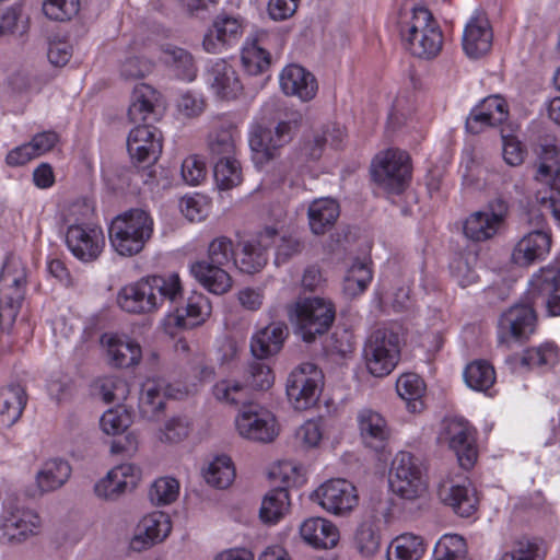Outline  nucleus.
<instances>
[{
	"label": "nucleus",
	"instance_id": "nucleus-2",
	"mask_svg": "<svg viewBox=\"0 0 560 560\" xmlns=\"http://www.w3.org/2000/svg\"><path fill=\"white\" fill-rule=\"evenodd\" d=\"M404 48L421 60L436 58L443 47V33L431 11L424 7H415L410 16L399 23Z\"/></svg>",
	"mask_w": 560,
	"mask_h": 560
},
{
	"label": "nucleus",
	"instance_id": "nucleus-50",
	"mask_svg": "<svg viewBox=\"0 0 560 560\" xmlns=\"http://www.w3.org/2000/svg\"><path fill=\"white\" fill-rule=\"evenodd\" d=\"M380 542L376 523L372 520L362 522L355 533V545L359 551L365 557L373 556L378 551Z\"/></svg>",
	"mask_w": 560,
	"mask_h": 560
},
{
	"label": "nucleus",
	"instance_id": "nucleus-22",
	"mask_svg": "<svg viewBox=\"0 0 560 560\" xmlns=\"http://www.w3.org/2000/svg\"><path fill=\"white\" fill-rule=\"evenodd\" d=\"M40 525L39 516L32 510L14 509L5 511L0 526V538L8 544H18L36 534Z\"/></svg>",
	"mask_w": 560,
	"mask_h": 560
},
{
	"label": "nucleus",
	"instance_id": "nucleus-40",
	"mask_svg": "<svg viewBox=\"0 0 560 560\" xmlns=\"http://www.w3.org/2000/svg\"><path fill=\"white\" fill-rule=\"evenodd\" d=\"M165 389L155 382H147L142 386L139 409L143 418L153 420L164 409Z\"/></svg>",
	"mask_w": 560,
	"mask_h": 560
},
{
	"label": "nucleus",
	"instance_id": "nucleus-19",
	"mask_svg": "<svg viewBox=\"0 0 560 560\" xmlns=\"http://www.w3.org/2000/svg\"><path fill=\"white\" fill-rule=\"evenodd\" d=\"M552 244L551 234L544 230H534L523 235L514 245L511 261L522 268L540 262L548 256Z\"/></svg>",
	"mask_w": 560,
	"mask_h": 560
},
{
	"label": "nucleus",
	"instance_id": "nucleus-51",
	"mask_svg": "<svg viewBox=\"0 0 560 560\" xmlns=\"http://www.w3.org/2000/svg\"><path fill=\"white\" fill-rule=\"evenodd\" d=\"M558 362V348L551 343H545L536 348L527 349L522 357V364L528 368H551Z\"/></svg>",
	"mask_w": 560,
	"mask_h": 560
},
{
	"label": "nucleus",
	"instance_id": "nucleus-5",
	"mask_svg": "<svg viewBox=\"0 0 560 560\" xmlns=\"http://www.w3.org/2000/svg\"><path fill=\"white\" fill-rule=\"evenodd\" d=\"M335 316L334 304L318 296L300 299L290 310V318L295 325L296 334L305 342H313L318 336L326 334Z\"/></svg>",
	"mask_w": 560,
	"mask_h": 560
},
{
	"label": "nucleus",
	"instance_id": "nucleus-29",
	"mask_svg": "<svg viewBox=\"0 0 560 560\" xmlns=\"http://www.w3.org/2000/svg\"><path fill=\"white\" fill-rule=\"evenodd\" d=\"M438 497L444 504L462 517H469L477 510L479 499L470 486L444 482L439 486Z\"/></svg>",
	"mask_w": 560,
	"mask_h": 560
},
{
	"label": "nucleus",
	"instance_id": "nucleus-11",
	"mask_svg": "<svg viewBox=\"0 0 560 560\" xmlns=\"http://www.w3.org/2000/svg\"><path fill=\"white\" fill-rule=\"evenodd\" d=\"M534 305L515 304L503 312L498 320V342L511 348L514 342H524L536 329Z\"/></svg>",
	"mask_w": 560,
	"mask_h": 560
},
{
	"label": "nucleus",
	"instance_id": "nucleus-7",
	"mask_svg": "<svg viewBox=\"0 0 560 560\" xmlns=\"http://www.w3.org/2000/svg\"><path fill=\"white\" fill-rule=\"evenodd\" d=\"M389 485L393 492L405 500L422 497L428 488L423 460L409 452L396 454L392 462Z\"/></svg>",
	"mask_w": 560,
	"mask_h": 560
},
{
	"label": "nucleus",
	"instance_id": "nucleus-10",
	"mask_svg": "<svg viewBox=\"0 0 560 560\" xmlns=\"http://www.w3.org/2000/svg\"><path fill=\"white\" fill-rule=\"evenodd\" d=\"M411 175L409 155L400 150H387L372 163V177L389 192L400 194Z\"/></svg>",
	"mask_w": 560,
	"mask_h": 560
},
{
	"label": "nucleus",
	"instance_id": "nucleus-38",
	"mask_svg": "<svg viewBox=\"0 0 560 560\" xmlns=\"http://www.w3.org/2000/svg\"><path fill=\"white\" fill-rule=\"evenodd\" d=\"M290 508L288 489L278 487L270 490L262 500L259 515L264 523L275 524L282 518Z\"/></svg>",
	"mask_w": 560,
	"mask_h": 560
},
{
	"label": "nucleus",
	"instance_id": "nucleus-64",
	"mask_svg": "<svg viewBox=\"0 0 560 560\" xmlns=\"http://www.w3.org/2000/svg\"><path fill=\"white\" fill-rule=\"evenodd\" d=\"M485 113H489L494 122H504L508 119L509 110L505 100L500 95H491L483 98L476 105Z\"/></svg>",
	"mask_w": 560,
	"mask_h": 560
},
{
	"label": "nucleus",
	"instance_id": "nucleus-27",
	"mask_svg": "<svg viewBox=\"0 0 560 560\" xmlns=\"http://www.w3.org/2000/svg\"><path fill=\"white\" fill-rule=\"evenodd\" d=\"M268 39L266 31H256L245 42L241 60L245 71L258 75L267 71L271 65V56L265 45Z\"/></svg>",
	"mask_w": 560,
	"mask_h": 560
},
{
	"label": "nucleus",
	"instance_id": "nucleus-35",
	"mask_svg": "<svg viewBox=\"0 0 560 560\" xmlns=\"http://www.w3.org/2000/svg\"><path fill=\"white\" fill-rule=\"evenodd\" d=\"M71 467L63 459H50L36 475L40 492H49L60 488L70 477Z\"/></svg>",
	"mask_w": 560,
	"mask_h": 560
},
{
	"label": "nucleus",
	"instance_id": "nucleus-18",
	"mask_svg": "<svg viewBox=\"0 0 560 560\" xmlns=\"http://www.w3.org/2000/svg\"><path fill=\"white\" fill-rule=\"evenodd\" d=\"M235 425L241 436L260 443L272 442L279 433L273 415L253 407L240 412Z\"/></svg>",
	"mask_w": 560,
	"mask_h": 560
},
{
	"label": "nucleus",
	"instance_id": "nucleus-12",
	"mask_svg": "<svg viewBox=\"0 0 560 560\" xmlns=\"http://www.w3.org/2000/svg\"><path fill=\"white\" fill-rule=\"evenodd\" d=\"M441 443L448 445L462 468L468 470L474 467L478 451L472 427L462 418H451L443 421L439 436Z\"/></svg>",
	"mask_w": 560,
	"mask_h": 560
},
{
	"label": "nucleus",
	"instance_id": "nucleus-39",
	"mask_svg": "<svg viewBox=\"0 0 560 560\" xmlns=\"http://www.w3.org/2000/svg\"><path fill=\"white\" fill-rule=\"evenodd\" d=\"M206 482L218 489L228 488L235 478V469L229 456H217L202 471Z\"/></svg>",
	"mask_w": 560,
	"mask_h": 560
},
{
	"label": "nucleus",
	"instance_id": "nucleus-17",
	"mask_svg": "<svg viewBox=\"0 0 560 560\" xmlns=\"http://www.w3.org/2000/svg\"><path fill=\"white\" fill-rule=\"evenodd\" d=\"M26 276L23 270L11 275L3 270L0 275V323L12 327L25 299Z\"/></svg>",
	"mask_w": 560,
	"mask_h": 560
},
{
	"label": "nucleus",
	"instance_id": "nucleus-16",
	"mask_svg": "<svg viewBox=\"0 0 560 560\" xmlns=\"http://www.w3.org/2000/svg\"><path fill=\"white\" fill-rule=\"evenodd\" d=\"M127 150L131 161L141 167L156 162L162 152L161 132L153 125H138L128 136Z\"/></svg>",
	"mask_w": 560,
	"mask_h": 560
},
{
	"label": "nucleus",
	"instance_id": "nucleus-1",
	"mask_svg": "<svg viewBox=\"0 0 560 560\" xmlns=\"http://www.w3.org/2000/svg\"><path fill=\"white\" fill-rule=\"evenodd\" d=\"M183 291L178 275L152 276L126 285L117 295L121 310L143 314L151 313L167 303L170 306L182 300Z\"/></svg>",
	"mask_w": 560,
	"mask_h": 560
},
{
	"label": "nucleus",
	"instance_id": "nucleus-47",
	"mask_svg": "<svg viewBox=\"0 0 560 560\" xmlns=\"http://www.w3.org/2000/svg\"><path fill=\"white\" fill-rule=\"evenodd\" d=\"M213 164V176L220 189H231L242 183V167L236 158L219 160Z\"/></svg>",
	"mask_w": 560,
	"mask_h": 560
},
{
	"label": "nucleus",
	"instance_id": "nucleus-13",
	"mask_svg": "<svg viewBox=\"0 0 560 560\" xmlns=\"http://www.w3.org/2000/svg\"><path fill=\"white\" fill-rule=\"evenodd\" d=\"M528 300L534 306L545 307L549 315H560V267L549 265L536 271L527 290Z\"/></svg>",
	"mask_w": 560,
	"mask_h": 560
},
{
	"label": "nucleus",
	"instance_id": "nucleus-48",
	"mask_svg": "<svg viewBox=\"0 0 560 560\" xmlns=\"http://www.w3.org/2000/svg\"><path fill=\"white\" fill-rule=\"evenodd\" d=\"M435 560H466V542L456 534L444 535L434 547Z\"/></svg>",
	"mask_w": 560,
	"mask_h": 560
},
{
	"label": "nucleus",
	"instance_id": "nucleus-42",
	"mask_svg": "<svg viewBox=\"0 0 560 560\" xmlns=\"http://www.w3.org/2000/svg\"><path fill=\"white\" fill-rule=\"evenodd\" d=\"M107 354L113 365L129 368L140 361L141 348L136 342L112 338L108 341Z\"/></svg>",
	"mask_w": 560,
	"mask_h": 560
},
{
	"label": "nucleus",
	"instance_id": "nucleus-34",
	"mask_svg": "<svg viewBox=\"0 0 560 560\" xmlns=\"http://www.w3.org/2000/svg\"><path fill=\"white\" fill-rule=\"evenodd\" d=\"M340 209L335 199L320 198L314 200L307 210L308 224L315 235H323L339 218Z\"/></svg>",
	"mask_w": 560,
	"mask_h": 560
},
{
	"label": "nucleus",
	"instance_id": "nucleus-32",
	"mask_svg": "<svg viewBox=\"0 0 560 560\" xmlns=\"http://www.w3.org/2000/svg\"><path fill=\"white\" fill-rule=\"evenodd\" d=\"M304 541L316 548H332L339 540V530L330 521L322 517L305 520L300 526Z\"/></svg>",
	"mask_w": 560,
	"mask_h": 560
},
{
	"label": "nucleus",
	"instance_id": "nucleus-41",
	"mask_svg": "<svg viewBox=\"0 0 560 560\" xmlns=\"http://www.w3.org/2000/svg\"><path fill=\"white\" fill-rule=\"evenodd\" d=\"M424 552L423 539L413 534L395 538L388 551V560H419Z\"/></svg>",
	"mask_w": 560,
	"mask_h": 560
},
{
	"label": "nucleus",
	"instance_id": "nucleus-26",
	"mask_svg": "<svg viewBox=\"0 0 560 560\" xmlns=\"http://www.w3.org/2000/svg\"><path fill=\"white\" fill-rule=\"evenodd\" d=\"M241 21L222 13L215 16L202 39V47L209 54H220L222 47L236 40L242 34Z\"/></svg>",
	"mask_w": 560,
	"mask_h": 560
},
{
	"label": "nucleus",
	"instance_id": "nucleus-9",
	"mask_svg": "<svg viewBox=\"0 0 560 560\" xmlns=\"http://www.w3.org/2000/svg\"><path fill=\"white\" fill-rule=\"evenodd\" d=\"M323 386L322 370L314 363L304 362L289 374L285 389L294 409L306 410L317 402Z\"/></svg>",
	"mask_w": 560,
	"mask_h": 560
},
{
	"label": "nucleus",
	"instance_id": "nucleus-25",
	"mask_svg": "<svg viewBox=\"0 0 560 560\" xmlns=\"http://www.w3.org/2000/svg\"><path fill=\"white\" fill-rule=\"evenodd\" d=\"M206 80L214 94L223 100H234L243 90L237 72L224 59H218L207 68Z\"/></svg>",
	"mask_w": 560,
	"mask_h": 560
},
{
	"label": "nucleus",
	"instance_id": "nucleus-6",
	"mask_svg": "<svg viewBox=\"0 0 560 560\" xmlns=\"http://www.w3.org/2000/svg\"><path fill=\"white\" fill-rule=\"evenodd\" d=\"M363 357L368 371L375 377L390 374L400 360V338L388 327L374 329L364 342Z\"/></svg>",
	"mask_w": 560,
	"mask_h": 560
},
{
	"label": "nucleus",
	"instance_id": "nucleus-20",
	"mask_svg": "<svg viewBox=\"0 0 560 560\" xmlns=\"http://www.w3.org/2000/svg\"><path fill=\"white\" fill-rule=\"evenodd\" d=\"M160 93L148 84H139L133 89L128 118L138 125H153L162 116Z\"/></svg>",
	"mask_w": 560,
	"mask_h": 560
},
{
	"label": "nucleus",
	"instance_id": "nucleus-44",
	"mask_svg": "<svg viewBox=\"0 0 560 560\" xmlns=\"http://www.w3.org/2000/svg\"><path fill=\"white\" fill-rule=\"evenodd\" d=\"M262 359L254 358L248 362L243 373L244 386L256 390L269 389L275 381L271 368L261 361Z\"/></svg>",
	"mask_w": 560,
	"mask_h": 560
},
{
	"label": "nucleus",
	"instance_id": "nucleus-21",
	"mask_svg": "<svg viewBox=\"0 0 560 560\" xmlns=\"http://www.w3.org/2000/svg\"><path fill=\"white\" fill-rule=\"evenodd\" d=\"M493 40V32L485 13L476 12L467 22L463 34V49L471 59L487 55Z\"/></svg>",
	"mask_w": 560,
	"mask_h": 560
},
{
	"label": "nucleus",
	"instance_id": "nucleus-8",
	"mask_svg": "<svg viewBox=\"0 0 560 560\" xmlns=\"http://www.w3.org/2000/svg\"><path fill=\"white\" fill-rule=\"evenodd\" d=\"M298 126V119L281 120L273 131L267 127L255 126L249 135V147L254 164L261 168L279 158L281 149L292 140Z\"/></svg>",
	"mask_w": 560,
	"mask_h": 560
},
{
	"label": "nucleus",
	"instance_id": "nucleus-14",
	"mask_svg": "<svg viewBox=\"0 0 560 560\" xmlns=\"http://www.w3.org/2000/svg\"><path fill=\"white\" fill-rule=\"evenodd\" d=\"M312 499L336 515H342L352 511L359 502L355 487L346 479H331L319 486Z\"/></svg>",
	"mask_w": 560,
	"mask_h": 560
},
{
	"label": "nucleus",
	"instance_id": "nucleus-23",
	"mask_svg": "<svg viewBox=\"0 0 560 560\" xmlns=\"http://www.w3.org/2000/svg\"><path fill=\"white\" fill-rule=\"evenodd\" d=\"M172 525L168 516L163 512H154L144 516L136 528L130 540V548L141 552L163 541L171 533Z\"/></svg>",
	"mask_w": 560,
	"mask_h": 560
},
{
	"label": "nucleus",
	"instance_id": "nucleus-60",
	"mask_svg": "<svg viewBox=\"0 0 560 560\" xmlns=\"http://www.w3.org/2000/svg\"><path fill=\"white\" fill-rule=\"evenodd\" d=\"M190 431L188 418L177 416L170 419L161 431L160 440L162 442L178 443L185 440Z\"/></svg>",
	"mask_w": 560,
	"mask_h": 560
},
{
	"label": "nucleus",
	"instance_id": "nucleus-46",
	"mask_svg": "<svg viewBox=\"0 0 560 560\" xmlns=\"http://www.w3.org/2000/svg\"><path fill=\"white\" fill-rule=\"evenodd\" d=\"M372 280V270L362 262L355 261L347 271L343 279V292L354 298L364 292Z\"/></svg>",
	"mask_w": 560,
	"mask_h": 560
},
{
	"label": "nucleus",
	"instance_id": "nucleus-4",
	"mask_svg": "<svg viewBox=\"0 0 560 560\" xmlns=\"http://www.w3.org/2000/svg\"><path fill=\"white\" fill-rule=\"evenodd\" d=\"M153 234V220L142 209H130L115 217L109 226L113 248L125 257L139 254Z\"/></svg>",
	"mask_w": 560,
	"mask_h": 560
},
{
	"label": "nucleus",
	"instance_id": "nucleus-57",
	"mask_svg": "<svg viewBox=\"0 0 560 560\" xmlns=\"http://www.w3.org/2000/svg\"><path fill=\"white\" fill-rule=\"evenodd\" d=\"M43 11L55 21H68L79 11V0H44Z\"/></svg>",
	"mask_w": 560,
	"mask_h": 560
},
{
	"label": "nucleus",
	"instance_id": "nucleus-61",
	"mask_svg": "<svg viewBox=\"0 0 560 560\" xmlns=\"http://www.w3.org/2000/svg\"><path fill=\"white\" fill-rule=\"evenodd\" d=\"M153 70V63L139 56H131L120 66V74L125 80L142 79Z\"/></svg>",
	"mask_w": 560,
	"mask_h": 560
},
{
	"label": "nucleus",
	"instance_id": "nucleus-54",
	"mask_svg": "<svg viewBox=\"0 0 560 560\" xmlns=\"http://www.w3.org/2000/svg\"><path fill=\"white\" fill-rule=\"evenodd\" d=\"M214 397L222 402L229 405H245L247 401L246 388L240 383L231 381L218 382L212 389Z\"/></svg>",
	"mask_w": 560,
	"mask_h": 560
},
{
	"label": "nucleus",
	"instance_id": "nucleus-3",
	"mask_svg": "<svg viewBox=\"0 0 560 560\" xmlns=\"http://www.w3.org/2000/svg\"><path fill=\"white\" fill-rule=\"evenodd\" d=\"M235 258L232 240L219 236L209 244L207 258L194 262L190 271L209 292L224 294L232 288V278L228 269L234 266Z\"/></svg>",
	"mask_w": 560,
	"mask_h": 560
},
{
	"label": "nucleus",
	"instance_id": "nucleus-30",
	"mask_svg": "<svg viewBox=\"0 0 560 560\" xmlns=\"http://www.w3.org/2000/svg\"><path fill=\"white\" fill-rule=\"evenodd\" d=\"M161 60L179 80L191 82L197 78L198 67L192 54L173 44L161 47Z\"/></svg>",
	"mask_w": 560,
	"mask_h": 560
},
{
	"label": "nucleus",
	"instance_id": "nucleus-45",
	"mask_svg": "<svg viewBox=\"0 0 560 560\" xmlns=\"http://www.w3.org/2000/svg\"><path fill=\"white\" fill-rule=\"evenodd\" d=\"M464 380L470 388L485 392L489 389L495 381L494 369L486 361H474L466 366Z\"/></svg>",
	"mask_w": 560,
	"mask_h": 560
},
{
	"label": "nucleus",
	"instance_id": "nucleus-56",
	"mask_svg": "<svg viewBox=\"0 0 560 560\" xmlns=\"http://www.w3.org/2000/svg\"><path fill=\"white\" fill-rule=\"evenodd\" d=\"M135 487V480L120 481L108 471L106 477L95 485L94 490L97 497L114 501L125 493L127 489H133Z\"/></svg>",
	"mask_w": 560,
	"mask_h": 560
},
{
	"label": "nucleus",
	"instance_id": "nucleus-49",
	"mask_svg": "<svg viewBox=\"0 0 560 560\" xmlns=\"http://www.w3.org/2000/svg\"><path fill=\"white\" fill-rule=\"evenodd\" d=\"M267 261L268 255H264L262 252L257 250L254 245L245 241L242 243L241 252L236 255L234 266L244 273L254 275L261 271Z\"/></svg>",
	"mask_w": 560,
	"mask_h": 560
},
{
	"label": "nucleus",
	"instance_id": "nucleus-63",
	"mask_svg": "<svg viewBox=\"0 0 560 560\" xmlns=\"http://www.w3.org/2000/svg\"><path fill=\"white\" fill-rule=\"evenodd\" d=\"M205 162L197 155H190L183 161L182 176L188 185H198L206 178Z\"/></svg>",
	"mask_w": 560,
	"mask_h": 560
},
{
	"label": "nucleus",
	"instance_id": "nucleus-52",
	"mask_svg": "<svg viewBox=\"0 0 560 560\" xmlns=\"http://www.w3.org/2000/svg\"><path fill=\"white\" fill-rule=\"evenodd\" d=\"M179 493V483L171 477L156 479L149 490V498L155 505H167L173 503Z\"/></svg>",
	"mask_w": 560,
	"mask_h": 560
},
{
	"label": "nucleus",
	"instance_id": "nucleus-28",
	"mask_svg": "<svg viewBox=\"0 0 560 560\" xmlns=\"http://www.w3.org/2000/svg\"><path fill=\"white\" fill-rule=\"evenodd\" d=\"M288 336L289 329L284 323H271L252 337L250 352L253 357L268 359L277 354L282 349Z\"/></svg>",
	"mask_w": 560,
	"mask_h": 560
},
{
	"label": "nucleus",
	"instance_id": "nucleus-31",
	"mask_svg": "<svg viewBox=\"0 0 560 560\" xmlns=\"http://www.w3.org/2000/svg\"><path fill=\"white\" fill-rule=\"evenodd\" d=\"M358 422L363 443L374 451H382L389 438V429L383 416L371 409H363L358 415Z\"/></svg>",
	"mask_w": 560,
	"mask_h": 560
},
{
	"label": "nucleus",
	"instance_id": "nucleus-58",
	"mask_svg": "<svg viewBox=\"0 0 560 560\" xmlns=\"http://www.w3.org/2000/svg\"><path fill=\"white\" fill-rule=\"evenodd\" d=\"M130 422V415L122 408L107 410L100 420L102 430L108 435L122 433Z\"/></svg>",
	"mask_w": 560,
	"mask_h": 560
},
{
	"label": "nucleus",
	"instance_id": "nucleus-62",
	"mask_svg": "<svg viewBox=\"0 0 560 560\" xmlns=\"http://www.w3.org/2000/svg\"><path fill=\"white\" fill-rule=\"evenodd\" d=\"M502 154L506 164L511 166H520L523 164L527 154L522 142L514 136L502 135Z\"/></svg>",
	"mask_w": 560,
	"mask_h": 560
},
{
	"label": "nucleus",
	"instance_id": "nucleus-24",
	"mask_svg": "<svg viewBox=\"0 0 560 560\" xmlns=\"http://www.w3.org/2000/svg\"><path fill=\"white\" fill-rule=\"evenodd\" d=\"M280 86L288 96H296L303 102L315 97L318 84L315 75L304 67L291 63L280 73Z\"/></svg>",
	"mask_w": 560,
	"mask_h": 560
},
{
	"label": "nucleus",
	"instance_id": "nucleus-36",
	"mask_svg": "<svg viewBox=\"0 0 560 560\" xmlns=\"http://www.w3.org/2000/svg\"><path fill=\"white\" fill-rule=\"evenodd\" d=\"M236 129L233 126L221 127L208 137V151L213 163L231 160L236 154Z\"/></svg>",
	"mask_w": 560,
	"mask_h": 560
},
{
	"label": "nucleus",
	"instance_id": "nucleus-33",
	"mask_svg": "<svg viewBox=\"0 0 560 560\" xmlns=\"http://www.w3.org/2000/svg\"><path fill=\"white\" fill-rule=\"evenodd\" d=\"M26 393L20 384H10L0 389V425L9 428L22 416L26 405Z\"/></svg>",
	"mask_w": 560,
	"mask_h": 560
},
{
	"label": "nucleus",
	"instance_id": "nucleus-15",
	"mask_svg": "<svg viewBox=\"0 0 560 560\" xmlns=\"http://www.w3.org/2000/svg\"><path fill=\"white\" fill-rule=\"evenodd\" d=\"M66 244L72 255L83 261L96 260L105 246L101 228L88 224H70L66 233Z\"/></svg>",
	"mask_w": 560,
	"mask_h": 560
},
{
	"label": "nucleus",
	"instance_id": "nucleus-53",
	"mask_svg": "<svg viewBox=\"0 0 560 560\" xmlns=\"http://www.w3.org/2000/svg\"><path fill=\"white\" fill-rule=\"evenodd\" d=\"M500 560H544V552L536 541L521 538L512 542Z\"/></svg>",
	"mask_w": 560,
	"mask_h": 560
},
{
	"label": "nucleus",
	"instance_id": "nucleus-55",
	"mask_svg": "<svg viewBox=\"0 0 560 560\" xmlns=\"http://www.w3.org/2000/svg\"><path fill=\"white\" fill-rule=\"evenodd\" d=\"M170 320L180 328H192L200 324L202 318V306L198 301H189L185 307H175L174 314H170Z\"/></svg>",
	"mask_w": 560,
	"mask_h": 560
},
{
	"label": "nucleus",
	"instance_id": "nucleus-59",
	"mask_svg": "<svg viewBox=\"0 0 560 560\" xmlns=\"http://www.w3.org/2000/svg\"><path fill=\"white\" fill-rule=\"evenodd\" d=\"M21 18L20 7H11L0 13V39L26 32V24L21 21Z\"/></svg>",
	"mask_w": 560,
	"mask_h": 560
},
{
	"label": "nucleus",
	"instance_id": "nucleus-37",
	"mask_svg": "<svg viewBox=\"0 0 560 560\" xmlns=\"http://www.w3.org/2000/svg\"><path fill=\"white\" fill-rule=\"evenodd\" d=\"M396 389L398 395L407 401V407L411 412H420L423 409L422 397L425 384L418 374H402L396 382Z\"/></svg>",
	"mask_w": 560,
	"mask_h": 560
},
{
	"label": "nucleus",
	"instance_id": "nucleus-43",
	"mask_svg": "<svg viewBox=\"0 0 560 560\" xmlns=\"http://www.w3.org/2000/svg\"><path fill=\"white\" fill-rule=\"evenodd\" d=\"M501 226L493 222L485 211H477L467 218L464 224V234L475 241L482 242L493 237Z\"/></svg>",
	"mask_w": 560,
	"mask_h": 560
}]
</instances>
